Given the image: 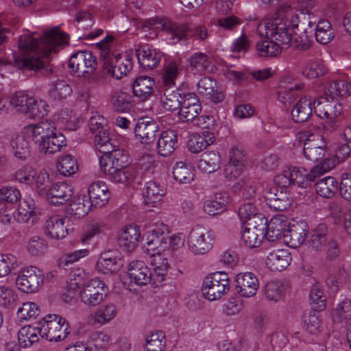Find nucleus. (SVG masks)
<instances>
[{"mask_svg":"<svg viewBox=\"0 0 351 351\" xmlns=\"http://www.w3.org/2000/svg\"><path fill=\"white\" fill-rule=\"evenodd\" d=\"M69 43V35L55 27L46 32L43 38L34 33H27L19 37L18 45L23 52L14 58V64L23 71H40L43 75L51 73L49 56L57 48Z\"/></svg>","mask_w":351,"mask_h":351,"instance_id":"1","label":"nucleus"},{"mask_svg":"<svg viewBox=\"0 0 351 351\" xmlns=\"http://www.w3.org/2000/svg\"><path fill=\"white\" fill-rule=\"evenodd\" d=\"M315 5L314 0H298L293 7L287 3L282 4L273 18L258 25V31L261 34H263L265 31L266 35L271 36L283 44L289 43L300 21L297 12L308 14Z\"/></svg>","mask_w":351,"mask_h":351,"instance_id":"2","label":"nucleus"},{"mask_svg":"<svg viewBox=\"0 0 351 351\" xmlns=\"http://www.w3.org/2000/svg\"><path fill=\"white\" fill-rule=\"evenodd\" d=\"M104 154L99 158L101 171L113 182L125 183L133 178V173L127 168L128 156L123 150L112 149V144L109 146L97 148Z\"/></svg>","mask_w":351,"mask_h":351,"instance_id":"3","label":"nucleus"},{"mask_svg":"<svg viewBox=\"0 0 351 351\" xmlns=\"http://www.w3.org/2000/svg\"><path fill=\"white\" fill-rule=\"evenodd\" d=\"M156 25H160L169 34L171 44L183 42L188 45L189 38L204 42L209 35L207 27L203 25L192 26L188 24H176L167 18L149 19L145 21V27L149 29L154 28Z\"/></svg>","mask_w":351,"mask_h":351,"instance_id":"4","label":"nucleus"},{"mask_svg":"<svg viewBox=\"0 0 351 351\" xmlns=\"http://www.w3.org/2000/svg\"><path fill=\"white\" fill-rule=\"evenodd\" d=\"M114 40V36L108 35L97 45L100 50V58L104 61L105 73L113 78L120 80L130 73L132 63L128 56H122L112 51Z\"/></svg>","mask_w":351,"mask_h":351,"instance_id":"5","label":"nucleus"},{"mask_svg":"<svg viewBox=\"0 0 351 351\" xmlns=\"http://www.w3.org/2000/svg\"><path fill=\"white\" fill-rule=\"evenodd\" d=\"M41 337L50 341H60L65 339L70 333L69 322L61 316L47 315L38 322Z\"/></svg>","mask_w":351,"mask_h":351,"instance_id":"6","label":"nucleus"},{"mask_svg":"<svg viewBox=\"0 0 351 351\" xmlns=\"http://www.w3.org/2000/svg\"><path fill=\"white\" fill-rule=\"evenodd\" d=\"M230 290V279L228 274L218 271L208 275L204 279L202 295L209 301L221 299Z\"/></svg>","mask_w":351,"mask_h":351,"instance_id":"7","label":"nucleus"},{"mask_svg":"<svg viewBox=\"0 0 351 351\" xmlns=\"http://www.w3.org/2000/svg\"><path fill=\"white\" fill-rule=\"evenodd\" d=\"M257 32H258L257 30ZM261 36H266V39L261 40L256 43V50L258 56L262 57H274L277 56L281 53L282 47L281 45H288L289 44L293 45V47L297 48L302 51H306L309 49L311 47V42L307 38V36L305 38H300V40L298 41L297 38H294V40H292L287 44H283L280 41L271 38L269 35H266L265 31H264L263 34H261L258 32Z\"/></svg>","mask_w":351,"mask_h":351,"instance_id":"8","label":"nucleus"},{"mask_svg":"<svg viewBox=\"0 0 351 351\" xmlns=\"http://www.w3.org/2000/svg\"><path fill=\"white\" fill-rule=\"evenodd\" d=\"M108 295V287L98 278L88 280L80 293L82 302L89 307L99 305Z\"/></svg>","mask_w":351,"mask_h":351,"instance_id":"9","label":"nucleus"},{"mask_svg":"<svg viewBox=\"0 0 351 351\" xmlns=\"http://www.w3.org/2000/svg\"><path fill=\"white\" fill-rule=\"evenodd\" d=\"M213 239L212 230L200 226H195L189 234V248L194 254H204L212 248Z\"/></svg>","mask_w":351,"mask_h":351,"instance_id":"10","label":"nucleus"},{"mask_svg":"<svg viewBox=\"0 0 351 351\" xmlns=\"http://www.w3.org/2000/svg\"><path fill=\"white\" fill-rule=\"evenodd\" d=\"M43 281L44 276L42 271L36 267L30 266L19 271L16 285L23 292L34 293L38 290Z\"/></svg>","mask_w":351,"mask_h":351,"instance_id":"11","label":"nucleus"},{"mask_svg":"<svg viewBox=\"0 0 351 351\" xmlns=\"http://www.w3.org/2000/svg\"><path fill=\"white\" fill-rule=\"evenodd\" d=\"M97 66V59L89 51L73 53L69 62L71 71L78 77H86L92 73Z\"/></svg>","mask_w":351,"mask_h":351,"instance_id":"12","label":"nucleus"},{"mask_svg":"<svg viewBox=\"0 0 351 351\" xmlns=\"http://www.w3.org/2000/svg\"><path fill=\"white\" fill-rule=\"evenodd\" d=\"M274 182L279 186L294 185L304 188L307 185V173L304 169L289 166L275 177Z\"/></svg>","mask_w":351,"mask_h":351,"instance_id":"13","label":"nucleus"},{"mask_svg":"<svg viewBox=\"0 0 351 351\" xmlns=\"http://www.w3.org/2000/svg\"><path fill=\"white\" fill-rule=\"evenodd\" d=\"M182 103L178 112L182 121L192 122L202 110V106L197 96L194 93H188L181 97Z\"/></svg>","mask_w":351,"mask_h":351,"instance_id":"14","label":"nucleus"},{"mask_svg":"<svg viewBox=\"0 0 351 351\" xmlns=\"http://www.w3.org/2000/svg\"><path fill=\"white\" fill-rule=\"evenodd\" d=\"M342 110L341 105L333 97H321L314 102V111L321 119L332 120Z\"/></svg>","mask_w":351,"mask_h":351,"instance_id":"15","label":"nucleus"},{"mask_svg":"<svg viewBox=\"0 0 351 351\" xmlns=\"http://www.w3.org/2000/svg\"><path fill=\"white\" fill-rule=\"evenodd\" d=\"M287 187H274L271 189L265 196L266 204L274 210L282 211L292 204V198L288 192Z\"/></svg>","mask_w":351,"mask_h":351,"instance_id":"16","label":"nucleus"},{"mask_svg":"<svg viewBox=\"0 0 351 351\" xmlns=\"http://www.w3.org/2000/svg\"><path fill=\"white\" fill-rule=\"evenodd\" d=\"M236 291L244 298H250L256 294L259 287L257 277L252 272L238 274L235 277Z\"/></svg>","mask_w":351,"mask_h":351,"instance_id":"17","label":"nucleus"},{"mask_svg":"<svg viewBox=\"0 0 351 351\" xmlns=\"http://www.w3.org/2000/svg\"><path fill=\"white\" fill-rule=\"evenodd\" d=\"M56 126L53 121L44 120L37 124H32L24 128V132L31 136L32 140L39 145L42 141H46L51 135L54 134Z\"/></svg>","mask_w":351,"mask_h":351,"instance_id":"18","label":"nucleus"},{"mask_svg":"<svg viewBox=\"0 0 351 351\" xmlns=\"http://www.w3.org/2000/svg\"><path fill=\"white\" fill-rule=\"evenodd\" d=\"M73 195V187L64 182L54 184L46 191V197L48 202L54 206L64 204Z\"/></svg>","mask_w":351,"mask_h":351,"instance_id":"19","label":"nucleus"},{"mask_svg":"<svg viewBox=\"0 0 351 351\" xmlns=\"http://www.w3.org/2000/svg\"><path fill=\"white\" fill-rule=\"evenodd\" d=\"M128 274L132 282L141 287L147 285L152 280L149 268L141 261H132L128 267Z\"/></svg>","mask_w":351,"mask_h":351,"instance_id":"20","label":"nucleus"},{"mask_svg":"<svg viewBox=\"0 0 351 351\" xmlns=\"http://www.w3.org/2000/svg\"><path fill=\"white\" fill-rule=\"evenodd\" d=\"M105 125V119L101 116L92 117L89 121V128L95 135V145L97 148L109 146L111 139L109 132Z\"/></svg>","mask_w":351,"mask_h":351,"instance_id":"21","label":"nucleus"},{"mask_svg":"<svg viewBox=\"0 0 351 351\" xmlns=\"http://www.w3.org/2000/svg\"><path fill=\"white\" fill-rule=\"evenodd\" d=\"M291 261V253L287 250H273L267 256L265 265L271 271H280L286 269Z\"/></svg>","mask_w":351,"mask_h":351,"instance_id":"22","label":"nucleus"},{"mask_svg":"<svg viewBox=\"0 0 351 351\" xmlns=\"http://www.w3.org/2000/svg\"><path fill=\"white\" fill-rule=\"evenodd\" d=\"M141 236L139 227L136 225L126 226L119 233V245L127 252L133 251L138 246Z\"/></svg>","mask_w":351,"mask_h":351,"instance_id":"23","label":"nucleus"},{"mask_svg":"<svg viewBox=\"0 0 351 351\" xmlns=\"http://www.w3.org/2000/svg\"><path fill=\"white\" fill-rule=\"evenodd\" d=\"M88 199L91 206L102 207L108 202L110 193L108 185L102 181L92 183L88 187Z\"/></svg>","mask_w":351,"mask_h":351,"instance_id":"24","label":"nucleus"},{"mask_svg":"<svg viewBox=\"0 0 351 351\" xmlns=\"http://www.w3.org/2000/svg\"><path fill=\"white\" fill-rule=\"evenodd\" d=\"M182 59L167 60L164 64L162 78L164 86L168 88L176 86V80L182 74Z\"/></svg>","mask_w":351,"mask_h":351,"instance_id":"25","label":"nucleus"},{"mask_svg":"<svg viewBox=\"0 0 351 351\" xmlns=\"http://www.w3.org/2000/svg\"><path fill=\"white\" fill-rule=\"evenodd\" d=\"M65 219L60 215H53L49 217L45 222V234L56 240L64 238L68 234V230L64 225Z\"/></svg>","mask_w":351,"mask_h":351,"instance_id":"26","label":"nucleus"},{"mask_svg":"<svg viewBox=\"0 0 351 351\" xmlns=\"http://www.w3.org/2000/svg\"><path fill=\"white\" fill-rule=\"evenodd\" d=\"M217 84V81L214 79L204 77L197 83L198 92L207 99H210L213 103H219L223 100L225 95L218 89Z\"/></svg>","mask_w":351,"mask_h":351,"instance_id":"27","label":"nucleus"},{"mask_svg":"<svg viewBox=\"0 0 351 351\" xmlns=\"http://www.w3.org/2000/svg\"><path fill=\"white\" fill-rule=\"evenodd\" d=\"M158 125L154 120L140 119L134 128V133L143 143L153 142L158 132Z\"/></svg>","mask_w":351,"mask_h":351,"instance_id":"28","label":"nucleus"},{"mask_svg":"<svg viewBox=\"0 0 351 351\" xmlns=\"http://www.w3.org/2000/svg\"><path fill=\"white\" fill-rule=\"evenodd\" d=\"M91 204L86 195L75 197L66 208L67 215L73 219L84 217L89 211Z\"/></svg>","mask_w":351,"mask_h":351,"instance_id":"29","label":"nucleus"},{"mask_svg":"<svg viewBox=\"0 0 351 351\" xmlns=\"http://www.w3.org/2000/svg\"><path fill=\"white\" fill-rule=\"evenodd\" d=\"M319 136L311 134L304 142L303 153L307 160L317 162L324 158L325 148L319 145Z\"/></svg>","mask_w":351,"mask_h":351,"instance_id":"30","label":"nucleus"},{"mask_svg":"<svg viewBox=\"0 0 351 351\" xmlns=\"http://www.w3.org/2000/svg\"><path fill=\"white\" fill-rule=\"evenodd\" d=\"M139 64L144 68L153 69L160 62L161 55L148 45H141L136 50Z\"/></svg>","mask_w":351,"mask_h":351,"instance_id":"31","label":"nucleus"},{"mask_svg":"<svg viewBox=\"0 0 351 351\" xmlns=\"http://www.w3.org/2000/svg\"><path fill=\"white\" fill-rule=\"evenodd\" d=\"M177 144V134L174 130H167L163 131L158 140V153L165 157L169 156L174 152Z\"/></svg>","mask_w":351,"mask_h":351,"instance_id":"32","label":"nucleus"},{"mask_svg":"<svg viewBox=\"0 0 351 351\" xmlns=\"http://www.w3.org/2000/svg\"><path fill=\"white\" fill-rule=\"evenodd\" d=\"M215 137L212 132L205 131L200 134L191 136L187 143V147L192 153H199L213 143Z\"/></svg>","mask_w":351,"mask_h":351,"instance_id":"33","label":"nucleus"},{"mask_svg":"<svg viewBox=\"0 0 351 351\" xmlns=\"http://www.w3.org/2000/svg\"><path fill=\"white\" fill-rule=\"evenodd\" d=\"M39 336L41 337V332H40L38 322L34 327L30 325L25 326L18 332L19 344L21 348L31 347L38 343Z\"/></svg>","mask_w":351,"mask_h":351,"instance_id":"34","label":"nucleus"},{"mask_svg":"<svg viewBox=\"0 0 351 351\" xmlns=\"http://www.w3.org/2000/svg\"><path fill=\"white\" fill-rule=\"evenodd\" d=\"M85 272L83 269L77 268L72 270L67 278L66 289L68 295L65 294L63 296L66 302H71L75 298L77 290L84 280Z\"/></svg>","mask_w":351,"mask_h":351,"instance_id":"35","label":"nucleus"},{"mask_svg":"<svg viewBox=\"0 0 351 351\" xmlns=\"http://www.w3.org/2000/svg\"><path fill=\"white\" fill-rule=\"evenodd\" d=\"M26 135L27 134L23 131L10 141V146L14 157L21 160H26L31 152L29 142Z\"/></svg>","mask_w":351,"mask_h":351,"instance_id":"36","label":"nucleus"},{"mask_svg":"<svg viewBox=\"0 0 351 351\" xmlns=\"http://www.w3.org/2000/svg\"><path fill=\"white\" fill-rule=\"evenodd\" d=\"M66 145V138L56 130L54 134L39 143V149L41 152L50 154L60 152Z\"/></svg>","mask_w":351,"mask_h":351,"instance_id":"37","label":"nucleus"},{"mask_svg":"<svg viewBox=\"0 0 351 351\" xmlns=\"http://www.w3.org/2000/svg\"><path fill=\"white\" fill-rule=\"evenodd\" d=\"M146 239L145 251L152 257L161 254L167 247V238L157 230H153L147 235Z\"/></svg>","mask_w":351,"mask_h":351,"instance_id":"38","label":"nucleus"},{"mask_svg":"<svg viewBox=\"0 0 351 351\" xmlns=\"http://www.w3.org/2000/svg\"><path fill=\"white\" fill-rule=\"evenodd\" d=\"M164 195L165 190L158 183L154 181L146 183L143 191L144 202L146 205L156 206L161 202Z\"/></svg>","mask_w":351,"mask_h":351,"instance_id":"39","label":"nucleus"},{"mask_svg":"<svg viewBox=\"0 0 351 351\" xmlns=\"http://www.w3.org/2000/svg\"><path fill=\"white\" fill-rule=\"evenodd\" d=\"M84 344L88 351H106L111 344V337L103 331L94 332Z\"/></svg>","mask_w":351,"mask_h":351,"instance_id":"40","label":"nucleus"},{"mask_svg":"<svg viewBox=\"0 0 351 351\" xmlns=\"http://www.w3.org/2000/svg\"><path fill=\"white\" fill-rule=\"evenodd\" d=\"M339 182L332 176H326L315 184L317 193L324 198H332L337 193Z\"/></svg>","mask_w":351,"mask_h":351,"instance_id":"41","label":"nucleus"},{"mask_svg":"<svg viewBox=\"0 0 351 351\" xmlns=\"http://www.w3.org/2000/svg\"><path fill=\"white\" fill-rule=\"evenodd\" d=\"M259 228H250L245 225L241 232V240L250 248H254L261 243L263 238V223H261Z\"/></svg>","mask_w":351,"mask_h":351,"instance_id":"42","label":"nucleus"},{"mask_svg":"<svg viewBox=\"0 0 351 351\" xmlns=\"http://www.w3.org/2000/svg\"><path fill=\"white\" fill-rule=\"evenodd\" d=\"M117 315V307L113 303L101 305L93 315L95 324L104 325L110 322Z\"/></svg>","mask_w":351,"mask_h":351,"instance_id":"43","label":"nucleus"},{"mask_svg":"<svg viewBox=\"0 0 351 351\" xmlns=\"http://www.w3.org/2000/svg\"><path fill=\"white\" fill-rule=\"evenodd\" d=\"M312 114V104L306 97L301 98L293 106L291 111L292 119L296 123L308 120Z\"/></svg>","mask_w":351,"mask_h":351,"instance_id":"44","label":"nucleus"},{"mask_svg":"<svg viewBox=\"0 0 351 351\" xmlns=\"http://www.w3.org/2000/svg\"><path fill=\"white\" fill-rule=\"evenodd\" d=\"M155 81L147 76H140L134 81L132 88L135 96L143 99L149 97L153 93Z\"/></svg>","mask_w":351,"mask_h":351,"instance_id":"45","label":"nucleus"},{"mask_svg":"<svg viewBox=\"0 0 351 351\" xmlns=\"http://www.w3.org/2000/svg\"><path fill=\"white\" fill-rule=\"evenodd\" d=\"M308 228V224L304 221L298 222L289 227L288 234L286 237H289V243L292 247H297L304 243L306 240Z\"/></svg>","mask_w":351,"mask_h":351,"instance_id":"46","label":"nucleus"},{"mask_svg":"<svg viewBox=\"0 0 351 351\" xmlns=\"http://www.w3.org/2000/svg\"><path fill=\"white\" fill-rule=\"evenodd\" d=\"M325 94L333 98L349 95L351 94V84L344 80L331 82L325 88Z\"/></svg>","mask_w":351,"mask_h":351,"instance_id":"47","label":"nucleus"},{"mask_svg":"<svg viewBox=\"0 0 351 351\" xmlns=\"http://www.w3.org/2000/svg\"><path fill=\"white\" fill-rule=\"evenodd\" d=\"M119 261L120 260L113 256L110 252H104L101 254L96 267L98 271L104 274H112L119 269Z\"/></svg>","mask_w":351,"mask_h":351,"instance_id":"48","label":"nucleus"},{"mask_svg":"<svg viewBox=\"0 0 351 351\" xmlns=\"http://www.w3.org/2000/svg\"><path fill=\"white\" fill-rule=\"evenodd\" d=\"M210 64L208 55L202 52L194 53L189 59V65L195 74L202 75Z\"/></svg>","mask_w":351,"mask_h":351,"instance_id":"49","label":"nucleus"},{"mask_svg":"<svg viewBox=\"0 0 351 351\" xmlns=\"http://www.w3.org/2000/svg\"><path fill=\"white\" fill-rule=\"evenodd\" d=\"M173 178L180 184H189L194 179V174L189 164L180 161L173 167Z\"/></svg>","mask_w":351,"mask_h":351,"instance_id":"50","label":"nucleus"},{"mask_svg":"<svg viewBox=\"0 0 351 351\" xmlns=\"http://www.w3.org/2000/svg\"><path fill=\"white\" fill-rule=\"evenodd\" d=\"M315 39L322 45L329 43L335 38V32L330 23L327 20L319 21L316 26Z\"/></svg>","mask_w":351,"mask_h":351,"instance_id":"51","label":"nucleus"},{"mask_svg":"<svg viewBox=\"0 0 351 351\" xmlns=\"http://www.w3.org/2000/svg\"><path fill=\"white\" fill-rule=\"evenodd\" d=\"M221 164V157L216 152L205 154L197 163L198 168L203 172L210 173L217 171Z\"/></svg>","mask_w":351,"mask_h":351,"instance_id":"52","label":"nucleus"},{"mask_svg":"<svg viewBox=\"0 0 351 351\" xmlns=\"http://www.w3.org/2000/svg\"><path fill=\"white\" fill-rule=\"evenodd\" d=\"M113 109L118 112H125L132 108V97L125 92L117 91L111 99Z\"/></svg>","mask_w":351,"mask_h":351,"instance_id":"53","label":"nucleus"},{"mask_svg":"<svg viewBox=\"0 0 351 351\" xmlns=\"http://www.w3.org/2000/svg\"><path fill=\"white\" fill-rule=\"evenodd\" d=\"M72 93L71 86L63 80H56L50 84L49 95L56 101H61L69 97Z\"/></svg>","mask_w":351,"mask_h":351,"instance_id":"54","label":"nucleus"},{"mask_svg":"<svg viewBox=\"0 0 351 351\" xmlns=\"http://www.w3.org/2000/svg\"><path fill=\"white\" fill-rule=\"evenodd\" d=\"M57 170L64 176H71L78 170L76 158L71 155H65L59 158L57 162Z\"/></svg>","mask_w":351,"mask_h":351,"instance_id":"55","label":"nucleus"},{"mask_svg":"<svg viewBox=\"0 0 351 351\" xmlns=\"http://www.w3.org/2000/svg\"><path fill=\"white\" fill-rule=\"evenodd\" d=\"M26 250L31 256H40L46 252L47 250V243L43 237L34 235L27 241Z\"/></svg>","mask_w":351,"mask_h":351,"instance_id":"56","label":"nucleus"},{"mask_svg":"<svg viewBox=\"0 0 351 351\" xmlns=\"http://www.w3.org/2000/svg\"><path fill=\"white\" fill-rule=\"evenodd\" d=\"M35 208V202L32 198L27 197L23 199L20 202L17 210L16 220L20 223L27 222L32 217Z\"/></svg>","mask_w":351,"mask_h":351,"instance_id":"57","label":"nucleus"},{"mask_svg":"<svg viewBox=\"0 0 351 351\" xmlns=\"http://www.w3.org/2000/svg\"><path fill=\"white\" fill-rule=\"evenodd\" d=\"M29 102L26 116L30 118H41L47 114L49 106L45 101L32 97Z\"/></svg>","mask_w":351,"mask_h":351,"instance_id":"58","label":"nucleus"},{"mask_svg":"<svg viewBox=\"0 0 351 351\" xmlns=\"http://www.w3.org/2000/svg\"><path fill=\"white\" fill-rule=\"evenodd\" d=\"M166 346V337L161 330L152 332L146 339V351H163Z\"/></svg>","mask_w":351,"mask_h":351,"instance_id":"59","label":"nucleus"},{"mask_svg":"<svg viewBox=\"0 0 351 351\" xmlns=\"http://www.w3.org/2000/svg\"><path fill=\"white\" fill-rule=\"evenodd\" d=\"M265 295L268 300L278 302L285 295V286L278 280L268 282L265 287Z\"/></svg>","mask_w":351,"mask_h":351,"instance_id":"60","label":"nucleus"},{"mask_svg":"<svg viewBox=\"0 0 351 351\" xmlns=\"http://www.w3.org/2000/svg\"><path fill=\"white\" fill-rule=\"evenodd\" d=\"M58 123L69 130H75L78 128V117L69 109H64L58 115Z\"/></svg>","mask_w":351,"mask_h":351,"instance_id":"61","label":"nucleus"},{"mask_svg":"<svg viewBox=\"0 0 351 351\" xmlns=\"http://www.w3.org/2000/svg\"><path fill=\"white\" fill-rule=\"evenodd\" d=\"M32 98V96L25 92L18 91L12 95L10 103L16 110L26 114Z\"/></svg>","mask_w":351,"mask_h":351,"instance_id":"62","label":"nucleus"},{"mask_svg":"<svg viewBox=\"0 0 351 351\" xmlns=\"http://www.w3.org/2000/svg\"><path fill=\"white\" fill-rule=\"evenodd\" d=\"M18 299L15 291L11 287L0 285V306L4 308H13Z\"/></svg>","mask_w":351,"mask_h":351,"instance_id":"63","label":"nucleus"},{"mask_svg":"<svg viewBox=\"0 0 351 351\" xmlns=\"http://www.w3.org/2000/svg\"><path fill=\"white\" fill-rule=\"evenodd\" d=\"M335 321L348 322L351 319V300H343L337 305L333 313Z\"/></svg>","mask_w":351,"mask_h":351,"instance_id":"64","label":"nucleus"}]
</instances>
